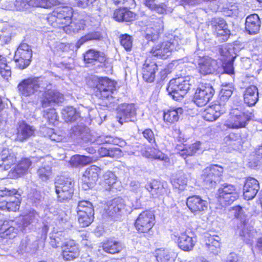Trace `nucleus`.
Returning <instances> with one entry per match:
<instances>
[{"mask_svg": "<svg viewBox=\"0 0 262 262\" xmlns=\"http://www.w3.org/2000/svg\"><path fill=\"white\" fill-rule=\"evenodd\" d=\"M73 13V9L70 7H58L48 14L47 19L53 27L62 28L67 32L72 22Z\"/></svg>", "mask_w": 262, "mask_h": 262, "instance_id": "1", "label": "nucleus"}, {"mask_svg": "<svg viewBox=\"0 0 262 262\" xmlns=\"http://www.w3.org/2000/svg\"><path fill=\"white\" fill-rule=\"evenodd\" d=\"M48 86L47 82L43 78L34 77L22 80L17 88L22 96L27 97L42 92Z\"/></svg>", "mask_w": 262, "mask_h": 262, "instance_id": "2", "label": "nucleus"}, {"mask_svg": "<svg viewBox=\"0 0 262 262\" xmlns=\"http://www.w3.org/2000/svg\"><path fill=\"white\" fill-rule=\"evenodd\" d=\"M190 80L191 78L189 76L171 79L167 88L168 94L173 100H181L190 90Z\"/></svg>", "mask_w": 262, "mask_h": 262, "instance_id": "3", "label": "nucleus"}, {"mask_svg": "<svg viewBox=\"0 0 262 262\" xmlns=\"http://www.w3.org/2000/svg\"><path fill=\"white\" fill-rule=\"evenodd\" d=\"M155 215L151 211H144L137 218L135 227L138 232L144 233L145 236L149 238L154 234L152 227L155 224Z\"/></svg>", "mask_w": 262, "mask_h": 262, "instance_id": "4", "label": "nucleus"}, {"mask_svg": "<svg viewBox=\"0 0 262 262\" xmlns=\"http://www.w3.org/2000/svg\"><path fill=\"white\" fill-rule=\"evenodd\" d=\"M224 169L218 165H211L205 168L201 175L203 185L208 189L214 187L220 182Z\"/></svg>", "mask_w": 262, "mask_h": 262, "instance_id": "5", "label": "nucleus"}, {"mask_svg": "<svg viewBox=\"0 0 262 262\" xmlns=\"http://www.w3.org/2000/svg\"><path fill=\"white\" fill-rule=\"evenodd\" d=\"M216 195L219 202L223 207L230 205L238 198L236 187L233 185L227 183L221 185Z\"/></svg>", "mask_w": 262, "mask_h": 262, "instance_id": "6", "label": "nucleus"}, {"mask_svg": "<svg viewBox=\"0 0 262 262\" xmlns=\"http://www.w3.org/2000/svg\"><path fill=\"white\" fill-rule=\"evenodd\" d=\"M214 93V89L210 83H202L196 89L193 101L199 107L205 106L211 100Z\"/></svg>", "mask_w": 262, "mask_h": 262, "instance_id": "7", "label": "nucleus"}, {"mask_svg": "<svg viewBox=\"0 0 262 262\" xmlns=\"http://www.w3.org/2000/svg\"><path fill=\"white\" fill-rule=\"evenodd\" d=\"M115 83L108 78H99L96 88L94 89L96 96L100 99H107L108 101L113 100Z\"/></svg>", "mask_w": 262, "mask_h": 262, "instance_id": "8", "label": "nucleus"}, {"mask_svg": "<svg viewBox=\"0 0 262 262\" xmlns=\"http://www.w3.org/2000/svg\"><path fill=\"white\" fill-rule=\"evenodd\" d=\"M251 113L243 112L237 108H234L231 112V117L226 126L231 128H239L245 127L252 116Z\"/></svg>", "mask_w": 262, "mask_h": 262, "instance_id": "9", "label": "nucleus"}, {"mask_svg": "<svg viewBox=\"0 0 262 262\" xmlns=\"http://www.w3.org/2000/svg\"><path fill=\"white\" fill-rule=\"evenodd\" d=\"M116 118L120 125L124 122L134 121L136 118V109L133 104L122 103L116 110Z\"/></svg>", "mask_w": 262, "mask_h": 262, "instance_id": "10", "label": "nucleus"}, {"mask_svg": "<svg viewBox=\"0 0 262 262\" xmlns=\"http://www.w3.org/2000/svg\"><path fill=\"white\" fill-rule=\"evenodd\" d=\"M101 36L100 34H86L82 37L77 42L76 45L74 43H64L58 42L57 44V48L62 52L68 53L72 54L75 50H77L84 42L89 40H100Z\"/></svg>", "mask_w": 262, "mask_h": 262, "instance_id": "11", "label": "nucleus"}, {"mask_svg": "<svg viewBox=\"0 0 262 262\" xmlns=\"http://www.w3.org/2000/svg\"><path fill=\"white\" fill-rule=\"evenodd\" d=\"M100 171V169L95 165H92L85 170L81 178V187L83 189L87 190L94 186L98 179Z\"/></svg>", "mask_w": 262, "mask_h": 262, "instance_id": "12", "label": "nucleus"}, {"mask_svg": "<svg viewBox=\"0 0 262 262\" xmlns=\"http://www.w3.org/2000/svg\"><path fill=\"white\" fill-rule=\"evenodd\" d=\"M198 65L200 73L204 75L212 74L216 72L219 68L217 61L209 56L200 58Z\"/></svg>", "mask_w": 262, "mask_h": 262, "instance_id": "13", "label": "nucleus"}, {"mask_svg": "<svg viewBox=\"0 0 262 262\" xmlns=\"http://www.w3.org/2000/svg\"><path fill=\"white\" fill-rule=\"evenodd\" d=\"M19 225L17 221H5L2 225L0 221V236L3 238L9 239L15 237L18 230H20Z\"/></svg>", "mask_w": 262, "mask_h": 262, "instance_id": "14", "label": "nucleus"}, {"mask_svg": "<svg viewBox=\"0 0 262 262\" xmlns=\"http://www.w3.org/2000/svg\"><path fill=\"white\" fill-rule=\"evenodd\" d=\"M186 204L194 214H197L207 210L208 203L199 195H192L187 199Z\"/></svg>", "mask_w": 262, "mask_h": 262, "instance_id": "15", "label": "nucleus"}, {"mask_svg": "<svg viewBox=\"0 0 262 262\" xmlns=\"http://www.w3.org/2000/svg\"><path fill=\"white\" fill-rule=\"evenodd\" d=\"M61 247L62 257L66 260H72L78 257L80 255L78 246L73 240L64 242Z\"/></svg>", "mask_w": 262, "mask_h": 262, "instance_id": "16", "label": "nucleus"}, {"mask_svg": "<svg viewBox=\"0 0 262 262\" xmlns=\"http://www.w3.org/2000/svg\"><path fill=\"white\" fill-rule=\"evenodd\" d=\"M41 104L42 107H46L51 103H59L63 101V95L56 90L48 89L44 90Z\"/></svg>", "mask_w": 262, "mask_h": 262, "instance_id": "17", "label": "nucleus"}, {"mask_svg": "<svg viewBox=\"0 0 262 262\" xmlns=\"http://www.w3.org/2000/svg\"><path fill=\"white\" fill-rule=\"evenodd\" d=\"M259 190V184L257 180L249 178L246 181L243 187V196L247 200L253 199Z\"/></svg>", "mask_w": 262, "mask_h": 262, "instance_id": "18", "label": "nucleus"}, {"mask_svg": "<svg viewBox=\"0 0 262 262\" xmlns=\"http://www.w3.org/2000/svg\"><path fill=\"white\" fill-rule=\"evenodd\" d=\"M173 47V42L165 41L153 47L151 53L153 56L165 59L169 56Z\"/></svg>", "mask_w": 262, "mask_h": 262, "instance_id": "19", "label": "nucleus"}, {"mask_svg": "<svg viewBox=\"0 0 262 262\" xmlns=\"http://www.w3.org/2000/svg\"><path fill=\"white\" fill-rule=\"evenodd\" d=\"M158 70V66L155 61L147 58L142 68V77L147 82H152L155 79V74Z\"/></svg>", "mask_w": 262, "mask_h": 262, "instance_id": "20", "label": "nucleus"}, {"mask_svg": "<svg viewBox=\"0 0 262 262\" xmlns=\"http://www.w3.org/2000/svg\"><path fill=\"white\" fill-rule=\"evenodd\" d=\"M226 108L224 104H215L204 111V118L207 121L216 120L222 114L225 113Z\"/></svg>", "mask_w": 262, "mask_h": 262, "instance_id": "21", "label": "nucleus"}, {"mask_svg": "<svg viewBox=\"0 0 262 262\" xmlns=\"http://www.w3.org/2000/svg\"><path fill=\"white\" fill-rule=\"evenodd\" d=\"M16 161V154L11 149L4 148L0 153V166L9 169Z\"/></svg>", "mask_w": 262, "mask_h": 262, "instance_id": "22", "label": "nucleus"}, {"mask_svg": "<svg viewBox=\"0 0 262 262\" xmlns=\"http://www.w3.org/2000/svg\"><path fill=\"white\" fill-rule=\"evenodd\" d=\"M258 98V89L256 86L251 85L245 89L244 92V101L248 106L255 105Z\"/></svg>", "mask_w": 262, "mask_h": 262, "instance_id": "23", "label": "nucleus"}, {"mask_svg": "<svg viewBox=\"0 0 262 262\" xmlns=\"http://www.w3.org/2000/svg\"><path fill=\"white\" fill-rule=\"evenodd\" d=\"M128 6H117L116 9V20L118 21H132L136 19L137 15L127 9Z\"/></svg>", "mask_w": 262, "mask_h": 262, "instance_id": "24", "label": "nucleus"}, {"mask_svg": "<svg viewBox=\"0 0 262 262\" xmlns=\"http://www.w3.org/2000/svg\"><path fill=\"white\" fill-rule=\"evenodd\" d=\"M178 246L182 250L185 251H191L195 244L191 236L188 235L186 232L181 233L178 236Z\"/></svg>", "mask_w": 262, "mask_h": 262, "instance_id": "25", "label": "nucleus"}, {"mask_svg": "<svg viewBox=\"0 0 262 262\" xmlns=\"http://www.w3.org/2000/svg\"><path fill=\"white\" fill-rule=\"evenodd\" d=\"M34 134V129L32 126L25 122H21L17 128V140L23 142L33 136Z\"/></svg>", "mask_w": 262, "mask_h": 262, "instance_id": "26", "label": "nucleus"}, {"mask_svg": "<svg viewBox=\"0 0 262 262\" xmlns=\"http://www.w3.org/2000/svg\"><path fill=\"white\" fill-rule=\"evenodd\" d=\"M201 143L200 141L196 142L190 145H185L182 149H179V155L184 159L189 156H192L195 155L198 151L201 150ZM186 163H187V160H185Z\"/></svg>", "mask_w": 262, "mask_h": 262, "instance_id": "27", "label": "nucleus"}, {"mask_svg": "<svg viewBox=\"0 0 262 262\" xmlns=\"http://www.w3.org/2000/svg\"><path fill=\"white\" fill-rule=\"evenodd\" d=\"M260 28V20L256 14L248 16L246 19L245 28L248 33H257Z\"/></svg>", "mask_w": 262, "mask_h": 262, "instance_id": "28", "label": "nucleus"}, {"mask_svg": "<svg viewBox=\"0 0 262 262\" xmlns=\"http://www.w3.org/2000/svg\"><path fill=\"white\" fill-rule=\"evenodd\" d=\"M155 256L158 262H173L176 257L174 252L163 248L156 250Z\"/></svg>", "mask_w": 262, "mask_h": 262, "instance_id": "29", "label": "nucleus"}, {"mask_svg": "<svg viewBox=\"0 0 262 262\" xmlns=\"http://www.w3.org/2000/svg\"><path fill=\"white\" fill-rule=\"evenodd\" d=\"M38 214L34 211H30L28 213L17 220L20 231H23L25 227L33 223L37 219Z\"/></svg>", "mask_w": 262, "mask_h": 262, "instance_id": "30", "label": "nucleus"}, {"mask_svg": "<svg viewBox=\"0 0 262 262\" xmlns=\"http://www.w3.org/2000/svg\"><path fill=\"white\" fill-rule=\"evenodd\" d=\"M183 113V109L182 107L168 110L164 113V120L171 123L177 122Z\"/></svg>", "mask_w": 262, "mask_h": 262, "instance_id": "31", "label": "nucleus"}, {"mask_svg": "<svg viewBox=\"0 0 262 262\" xmlns=\"http://www.w3.org/2000/svg\"><path fill=\"white\" fill-rule=\"evenodd\" d=\"M55 188L73 193L74 183L69 178L61 177L55 182Z\"/></svg>", "mask_w": 262, "mask_h": 262, "instance_id": "32", "label": "nucleus"}, {"mask_svg": "<svg viewBox=\"0 0 262 262\" xmlns=\"http://www.w3.org/2000/svg\"><path fill=\"white\" fill-rule=\"evenodd\" d=\"M15 55H16L17 58H24L30 61L32 56V51L28 44L21 43L15 52Z\"/></svg>", "mask_w": 262, "mask_h": 262, "instance_id": "33", "label": "nucleus"}, {"mask_svg": "<svg viewBox=\"0 0 262 262\" xmlns=\"http://www.w3.org/2000/svg\"><path fill=\"white\" fill-rule=\"evenodd\" d=\"M145 188L150 193L151 196L154 198H158L164 192V188L161 186L160 184L156 181L147 184Z\"/></svg>", "mask_w": 262, "mask_h": 262, "instance_id": "34", "label": "nucleus"}, {"mask_svg": "<svg viewBox=\"0 0 262 262\" xmlns=\"http://www.w3.org/2000/svg\"><path fill=\"white\" fill-rule=\"evenodd\" d=\"M63 118L66 122L76 120L79 117V114L75 108L72 106H67L62 111Z\"/></svg>", "mask_w": 262, "mask_h": 262, "instance_id": "35", "label": "nucleus"}, {"mask_svg": "<svg viewBox=\"0 0 262 262\" xmlns=\"http://www.w3.org/2000/svg\"><path fill=\"white\" fill-rule=\"evenodd\" d=\"M31 164L32 162L29 159H21L14 169V171L16 173V176L19 177L26 173Z\"/></svg>", "mask_w": 262, "mask_h": 262, "instance_id": "36", "label": "nucleus"}, {"mask_svg": "<svg viewBox=\"0 0 262 262\" xmlns=\"http://www.w3.org/2000/svg\"><path fill=\"white\" fill-rule=\"evenodd\" d=\"M187 178L186 175L181 172L176 178L171 180V183L173 187L180 191L183 190L187 185Z\"/></svg>", "mask_w": 262, "mask_h": 262, "instance_id": "37", "label": "nucleus"}, {"mask_svg": "<svg viewBox=\"0 0 262 262\" xmlns=\"http://www.w3.org/2000/svg\"><path fill=\"white\" fill-rule=\"evenodd\" d=\"M79 212L94 214V209L92 204L88 201H81L79 202L77 207V213Z\"/></svg>", "mask_w": 262, "mask_h": 262, "instance_id": "38", "label": "nucleus"}, {"mask_svg": "<svg viewBox=\"0 0 262 262\" xmlns=\"http://www.w3.org/2000/svg\"><path fill=\"white\" fill-rule=\"evenodd\" d=\"M225 142L228 145L232 146L233 148H238L241 145V139L238 134L230 133L224 138Z\"/></svg>", "mask_w": 262, "mask_h": 262, "instance_id": "39", "label": "nucleus"}, {"mask_svg": "<svg viewBox=\"0 0 262 262\" xmlns=\"http://www.w3.org/2000/svg\"><path fill=\"white\" fill-rule=\"evenodd\" d=\"M94 214H85L83 212L77 213L78 221L82 227L89 226L94 221Z\"/></svg>", "mask_w": 262, "mask_h": 262, "instance_id": "40", "label": "nucleus"}, {"mask_svg": "<svg viewBox=\"0 0 262 262\" xmlns=\"http://www.w3.org/2000/svg\"><path fill=\"white\" fill-rule=\"evenodd\" d=\"M0 74L6 79L11 75L10 67L7 63L6 58L2 55H0Z\"/></svg>", "mask_w": 262, "mask_h": 262, "instance_id": "41", "label": "nucleus"}, {"mask_svg": "<svg viewBox=\"0 0 262 262\" xmlns=\"http://www.w3.org/2000/svg\"><path fill=\"white\" fill-rule=\"evenodd\" d=\"M93 159L92 157L85 156L77 155L72 157L71 163L74 166L79 165H86L92 163Z\"/></svg>", "mask_w": 262, "mask_h": 262, "instance_id": "42", "label": "nucleus"}, {"mask_svg": "<svg viewBox=\"0 0 262 262\" xmlns=\"http://www.w3.org/2000/svg\"><path fill=\"white\" fill-rule=\"evenodd\" d=\"M235 217L239 219L243 225H247L248 219L245 209L240 206H236L232 208Z\"/></svg>", "mask_w": 262, "mask_h": 262, "instance_id": "43", "label": "nucleus"}, {"mask_svg": "<svg viewBox=\"0 0 262 262\" xmlns=\"http://www.w3.org/2000/svg\"><path fill=\"white\" fill-rule=\"evenodd\" d=\"M212 25L215 31L223 30L224 31V33L230 32V31L228 29V25L223 18H214L212 21Z\"/></svg>", "mask_w": 262, "mask_h": 262, "instance_id": "44", "label": "nucleus"}, {"mask_svg": "<svg viewBox=\"0 0 262 262\" xmlns=\"http://www.w3.org/2000/svg\"><path fill=\"white\" fill-rule=\"evenodd\" d=\"M243 228L239 235L243 240L247 244H250L254 238L255 232L249 229L246 225H243Z\"/></svg>", "mask_w": 262, "mask_h": 262, "instance_id": "45", "label": "nucleus"}, {"mask_svg": "<svg viewBox=\"0 0 262 262\" xmlns=\"http://www.w3.org/2000/svg\"><path fill=\"white\" fill-rule=\"evenodd\" d=\"M55 192L57 196V200L60 203L69 201L72 198L73 193L57 188H55Z\"/></svg>", "mask_w": 262, "mask_h": 262, "instance_id": "46", "label": "nucleus"}, {"mask_svg": "<svg viewBox=\"0 0 262 262\" xmlns=\"http://www.w3.org/2000/svg\"><path fill=\"white\" fill-rule=\"evenodd\" d=\"M43 118L49 124H55L58 121V116L54 109H49L44 111Z\"/></svg>", "mask_w": 262, "mask_h": 262, "instance_id": "47", "label": "nucleus"}, {"mask_svg": "<svg viewBox=\"0 0 262 262\" xmlns=\"http://www.w3.org/2000/svg\"><path fill=\"white\" fill-rule=\"evenodd\" d=\"M233 49L232 48H228L226 45L221 46L219 48V52L220 55L224 57V60H230V59L234 60L236 56H233L231 53Z\"/></svg>", "mask_w": 262, "mask_h": 262, "instance_id": "48", "label": "nucleus"}, {"mask_svg": "<svg viewBox=\"0 0 262 262\" xmlns=\"http://www.w3.org/2000/svg\"><path fill=\"white\" fill-rule=\"evenodd\" d=\"M7 208L6 210L9 211H16L19 209L20 201L17 196L11 197L7 200Z\"/></svg>", "mask_w": 262, "mask_h": 262, "instance_id": "49", "label": "nucleus"}, {"mask_svg": "<svg viewBox=\"0 0 262 262\" xmlns=\"http://www.w3.org/2000/svg\"><path fill=\"white\" fill-rule=\"evenodd\" d=\"M120 43L126 51L131 50L133 45L132 36L128 34H122L120 36Z\"/></svg>", "mask_w": 262, "mask_h": 262, "instance_id": "50", "label": "nucleus"}, {"mask_svg": "<svg viewBox=\"0 0 262 262\" xmlns=\"http://www.w3.org/2000/svg\"><path fill=\"white\" fill-rule=\"evenodd\" d=\"M99 53L93 50H90L84 55V60L86 63H91L98 60Z\"/></svg>", "mask_w": 262, "mask_h": 262, "instance_id": "51", "label": "nucleus"}, {"mask_svg": "<svg viewBox=\"0 0 262 262\" xmlns=\"http://www.w3.org/2000/svg\"><path fill=\"white\" fill-rule=\"evenodd\" d=\"M51 173V168L49 166L40 167L37 170L38 176L42 181L49 179Z\"/></svg>", "mask_w": 262, "mask_h": 262, "instance_id": "52", "label": "nucleus"}, {"mask_svg": "<svg viewBox=\"0 0 262 262\" xmlns=\"http://www.w3.org/2000/svg\"><path fill=\"white\" fill-rule=\"evenodd\" d=\"M253 160V165L252 166L253 167H256L262 163V144L255 149Z\"/></svg>", "mask_w": 262, "mask_h": 262, "instance_id": "53", "label": "nucleus"}, {"mask_svg": "<svg viewBox=\"0 0 262 262\" xmlns=\"http://www.w3.org/2000/svg\"><path fill=\"white\" fill-rule=\"evenodd\" d=\"M105 183L108 185L107 187H105L107 190H111L114 188V184L115 183V176L114 174L111 171L106 172L104 175Z\"/></svg>", "mask_w": 262, "mask_h": 262, "instance_id": "54", "label": "nucleus"}, {"mask_svg": "<svg viewBox=\"0 0 262 262\" xmlns=\"http://www.w3.org/2000/svg\"><path fill=\"white\" fill-rule=\"evenodd\" d=\"M234 60L230 59V60H227V62L225 63L223 65L224 68V73H223V75L224 74H228L229 75L231 79L233 80L234 76V72L233 68V62Z\"/></svg>", "mask_w": 262, "mask_h": 262, "instance_id": "55", "label": "nucleus"}, {"mask_svg": "<svg viewBox=\"0 0 262 262\" xmlns=\"http://www.w3.org/2000/svg\"><path fill=\"white\" fill-rule=\"evenodd\" d=\"M233 93L232 88L227 85L223 86L220 91V97L221 100L225 101L231 97Z\"/></svg>", "mask_w": 262, "mask_h": 262, "instance_id": "56", "label": "nucleus"}, {"mask_svg": "<svg viewBox=\"0 0 262 262\" xmlns=\"http://www.w3.org/2000/svg\"><path fill=\"white\" fill-rule=\"evenodd\" d=\"M17 191L16 189H9L7 188H2L0 189V197L3 199L9 200L11 197H14L16 194Z\"/></svg>", "mask_w": 262, "mask_h": 262, "instance_id": "57", "label": "nucleus"}, {"mask_svg": "<svg viewBox=\"0 0 262 262\" xmlns=\"http://www.w3.org/2000/svg\"><path fill=\"white\" fill-rule=\"evenodd\" d=\"M47 132V136L52 141H54L57 142H61L63 140V136L57 135L54 132V129L51 128H46Z\"/></svg>", "mask_w": 262, "mask_h": 262, "instance_id": "58", "label": "nucleus"}, {"mask_svg": "<svg viewBox=\"0 0 262 262\" xmlns=\"http://www.w3.org/2000/svg\"><path fill=\"white\" fill-rule=\"evenodd\" d=\"M116 208L119 215H122L126 213L124 201L120 197L116 198Z\"/></svg>", "mask_w": 262, "mask_h": 262, "instance_id": "59", "label": "nucleus"}, {"mask_svg": "<svg viewBox=\"0 0 262 262\" xmlns=\"http://www.w3.org/2000/svg\"><path fill=\"white\" fill-rule=\"evenodd\" d=\"M205 245H215V242L220 243V237L216 235H210L207 233L205 236Z\"/></svg>", "mask_w": 262, "mask_h": 262, "instance_id": "60", "label": "nucleus"}, {"mask_svg": "<svg viewBox=\"0 0 262 262\" xmlns=\"http://www.w3.org/2000/svg\"><path fill=\"white\" fill-rule=\"evenodd\" d=\"M14 6L15 9L19 11L27 9L31 6L29 0H16Z\"/></svg>", "mask_w": 262, "mask_h": 262, "instance_id": "61", "label": "nucleus"}, {"mask_svg": "<svg viewBox=\"0 0 262 262\" xmlns=\"http://www.w3.org/2000/svg\"><path fill=\"white\" fill-rule=\"evenodd\" d=\"M142 134L145 139H146L149 143H154L156 144L155 135L152 130L150 128L145 129L142 132Z\"/></svg>", "mask_w": 262, "mask_h": 262, "instance_id": "62", "label": "nucleus"}, {"mask_svg": "<svg viewBox=\"0 0 262 262\" xmlns=\"http://www.w3.org/2000/svg\"><path fill=\"white\" fill-rule=\"evenodd\" d=\"M14 58L16 67L20 69L26 68L30 63V61L25 59L24 58H17L16 55L14 56Z\"/></svg>", "mask_w": 262, "mask_h": 262, "instance_id": "63", "label": "nucleus"}, {"mask_svg": "<svg viewBox=\"0 0 262 262\" xmlns=\"http://www.w3.org/2000/svg\"><path fill=\"white\" fill-rule=\"evenodd\" d=\"M207 250L213 255H217L221 251L220 243L215 242V245H205Z\"/></svg>", "mask_w": 262, "mask_h": 262, "instance_id": "64", "label": "nucleus"}]
</instances>
